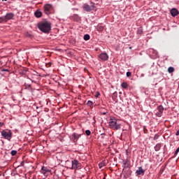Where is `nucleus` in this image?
Returning a JSON list of instances; mask_svg holds the SVG:
<instances>
[{
  "instance_id": "obj_1",
  "label": "nucleus",
  "mask_w": 179,
  "mask_h": 179,
  "mask_svg": "<svg viewBox=\"0 0 179 179\" xmlns=\"http://www.w3.org/2000/svg\"><path fill=\"white\" fill-rule=\"evenodd\" d=\"M37 27L42 33H45V34L51 31V22L48 21L38 22Z\"/></svg>"
},
{
  "instance_id": "obj_2",
  "label": "nucleus",
  "mask_w": 179,
  "mask_h": 179,
  "mask_svg": "<svg viewBox=\"0 0 179 179\" xmlns=\"http://www.w3.org/2000/svg\"><path fill=\"white\" fill-rule=\"evenodd\" d=\"M109 127L112 129H115V131H118V129H121V124L117 122V119L110 118L109 120Z\"/></svg>"
},
{
  "instance_id": "obj_3",
  "label": "nucleus",
  "mask_w": 179,
  "mask_h": 179,
  "mask_svg": "<svg viewBox=\"0 0 179 179\" xmlns=\"http://www.w3.org/2000/svg\"><path fill=\"white\" fill-rule=\"evenodd\" d=\"M83 8L85 12H92L96 9V3L92 1H90V3H85L83 4Z\"/></svg>"
},
{
  "instance_id": "obj_4",
  "label": "nucleus",
  "mask_w": 179,
  "mask_h": 179,
  "mask_svg": "<svg viewBox=\"0 0 179 179\" xmlns=\"http://www.w3.org/2000/svg\"><path fill=\"white\" fill-rule=\"evenodd\" d=\"M13 17H15V14L8 13L5 16L0 17V23H6L8 20H12Z\"/></svg>"
},
{
  "instance_id": "obj_5",
  "label": "nucleus",
  "mask_w": 179,
  "mask_h": 179,
  "mask_svg": "<svg viewBox=\"0 0 179 179\" xmlns=\"http://www.w3.org/2000/svg\"><path fill=\"white\" fill-rule=\"evenodd\" d=\"M1 136L3 139H7V141H10L12 139V131L9 129H4L1 131Z\"/></svg>"
},
{
  "instance_id": "obj_6",
  "label": "nucleus",
  "mask_w": 179,
  "mask_h": 179,
  "mask_svg": "<svg viewBox=\"0 0 179 179\" xmlns=\"http://www.w3.org/2000/svg\"><path fill=\"white\" fill-rule=\"evenodd\" d=\"M43 9L45 15H51L52 13V6L51 4H45Z\"/></svg>"
},
{
  "instance_id": "obj_7",
  "label": "nucleus",
  "mask_w": 179,
  "mask_h": 179,
  "mask_svg": "<svg viewBox=\"0 0 179 179\" xmlns=\"http://www.w3.org/2000/svg\"><path fill=\"white\" fill-rule=\"evenodd\" d=\"M71 170H75V169H79V164H80V163L78 159H73L71 161Z\"/></svg>"
},
{
  "instance_id": "obj_8",
  "label": "nucleus",
  "mask_w": 179,
  "mask_h": 179,
  "mask_svg": "<svg viewBox=\"0 0 179 179\" xmlns=\"http://www.w3.org/2000/svg\"><path fill=\"white\" fill-rule=\"evenodd\" d=\"M148 52H150V55H151L152 57H153V58H159V52H157V50L150 48L148 50Z\"/></svg>"
},
{
  "instance_id": "obj_9",
  "label": "nucleus",
  "mask_w": 179,
  "mask_h": 179,
  "mask_svg": "<svg viewBox=\"0 0 179 179\" xmlns=\"http://www.w3.org/2000/svg\"><path fill=\"white\" fill-rule=\"evenodd\" d=\"M99 58L101 61H108V55L106 52H102L99 55Z\"/></svg>"
},
{
  "instance_id": "obj_10",
  "label": "nucleus",
  "mask_w": 179,
  "mask_h": 179,
  "mask_svg": "<svg viewBox=\"0 0 179 179\" xmlns=\"http://www.w3.org/2000/svg\"><path fill=\"white\" fill-rule=\"evenodd\" d=\"M170 13L173 17H176V16L179 15V11L177 10V8H173L170 10Z\"/></svg>"
},
{
  "instance_id": "obj_11",
  "label": "nucleus",
  "mask_w": 179,
  "mask_h": 179,
  "mask_svg": "<svg viewBox=\"0 0 179 179\" xmlns=\"http://www.w3.org/2000/svg\"><path fill=\"white\" fill-rule=\"evenodd\" d=\"M136 176H145V170L142 169V166L138 167V169L136 171Z\"/></svg>"
},
{
  "instance_id": "obj_12",
  "label": "nucleus",
  "mask_w": 179,
  "mask_h": 179,
  "mask_svg": "<svg viewBox=\"0 0 179 179\" xmlns=\"http://www.w3.org/2000/svg\"><path fill=\"white\" fill-rule=\"evenodd\" d=\"M41 171L44 176H48V173H51V170L45 166H42Z\"/></svg>"
},
{
  "instance_id": "obj_13",
  "label": "nucleus",
  "mask_w": 179,
  "mask_h": 179,
  "mask_svg": "<svg viewBox=\"0 0 179 179\" xmlns=\"http://www.w3.org/2000/svg\"><path fill=\"white\" fill-rule=\"evenodd\" d=\"M73 136V142H78V140L79 139V138H80V136H82V134H78L76 133H73L72 134Z\"/></svg>"
},
{
  "instance_id": "obj_14",
  "label": "nucleus",
  "mask_w": 179,
  "mask_h": 179,
  "mask_svg": "<svg viewBox=\"0 0 179 179\" xmlns=\"http://www.w3.org/2000/svg\"><path fill=\"white\" fill-rule=\"evenodd\" d=\"M34 15L36 16V17H41V16L43 15V13H41V10H37L34 13Z\"/></svg>"
},
{
  "instance_id": "obj_15",
  "label": "nucleus",
  "mask_w": 179,
  "mask_h": 179,
  "mask_svg": "<svg viewBox=\"0 0 179 179\" xmlns=\"http://www.w3.org/2000/svg\"><path fill=\"white\" fill-rule=\"evenodd\" d=\"M155 152H159V150H160V149H162V144L161 143H158L157 144L155 148H154Z\"/></svg>"
},
{
  "instance_id": "obj_16",
  "label": "nucleus",
  "mask_w": 179,
  "mask_h": 179,
  "mask_svg": "<svg viewBox=\"0 0 179 179\" xmlns=\"http://www.w3.org/2000/svg\"><path fill=\"white\" fill-rule=\"evenodd\" d=\"M96 30H97V31H103L104 30V26H103L101 24H98V26L96 27Z\"/></svg>"
},
{
  "instance_id": "obj_17",
  "label": "nucleus",
  "mask_w": 179,
  "mask_h": 179,
  "mask_svg": "<svg viewBox=\"0 0 179 179\" xmlns=\"http://www.w3.org/2000/svg\"><path fill=\"white\" fill-rule=\"evenodd\" d=\"M143 33V28L142 27H138L137 29V34L139 36H142V34Z\"/></svg>"
},
{
  "instance_id": "obj_18",
  "label": "nucleus",
  "mask_w": 179,
  "mask_h": 179,
  "mask_svg": "<svg viewBox=\"0 0 179 179\" xmlns=\"http://www.w3.org/2000/svg\"><path fill=\"white\" fill-rule=\"evenodd\" d=\"M117 96H118V93L117 92H115L113 93V94H112L113 100H115Z\"/></svg>"
},
{
  "instance_id": "obj_19",
  "label": "nucleus",
  "mask_w": 179,
  "mask_h": 179,
  "mask_svg": "<svg viewBox=\"0 0 179 179\" xmlns=\"http://www.w3.org/2000/svg\"><path fill=\"white\" fill-rule=\"evenodd\" d=\"M83 38L85 41H87L89 40H90V35L89 34H85L84 36H83Z\"/></svg>"
},
{
  "instance_id": "obj_20",
  "label": "nucleus",
  "mask_w": 179,
  "mask_h": 179,
  "mask_svg": "<svg viewBox=\"0 0 179 179\" xmlns=\"http://www.w3.org/2000/svg\"><path fill=\"white\" fill-rule=\"evenodd\" d=\"M158 111L159 113H163V111H164V108L163 107V106L160 105L158 106Z\"/></svg>"
},
{
  "instance_id": "obj_21",
  "label": "nucleus",
  "mask_w": 179,
  "mask_h": 179,
  "mask_svg": "<svg viewBox=\"0 0 179 179\" xmlns=\"http://www.w3.org/2000/svg\"><path fill=\"white\" fill-rule=\"evenodd\" d=\"M168 72H169V73H173V72H174V67H173V66L169 67Z\"/></svg>"
},
{
  "instance_id": "obj_22",
  "label": "nucleus",
  "mask_w": 179,
  "mask_h": 179,
  "mask_svg": "<svg viewBox=\"0 0 179 179\" xmlns=\"http://www.w3.org/2000/svg\"><path fill=\"white\" fill-rule=\"evenodd\" d=\"M122 89H128V83H122L121 85Z\"/></svg>"
},
{
  "instance_id": "obj_23",
  "label": "nucleus",
  "mask_w": 179,
  "mask_h": 179,
  "mask_svg": "<svg viewBox=\"0 0 179 179\" xmlns=\"http://www.w3.org/2000/svg\"><path fill=\"white\" fill-rule=\"evenodd\" d=\"M24 86L25 87V89H29V87H31V84L25 83Z\"/></svg>"
},
{
  "instance_id": "obj_24",
  "label": "nucleus",
  "mask_w": 179,
  "mask_h": 179,
  "mask_svg": "<svg viewBox=\"0 0 179 179\" xmlns=\"http://www.w3.org/2000/svg\"><path fill=\"white\" fill-rule=\"evenodd\" d=\"M106 166V162H103L99 164V169H101Z\"/></svg>"
},
{
  "instance_id": "obj_25",
  "label": "nucleus",
  "mask_w": 179,
  "mask_h": 179,
  "mask_svg": "<svg viewBox=\"0 0 179 179\" xmlns=\"http://www.w3.org/2000/svg\"><path fill=\"white\" fill-rule=\"evenodd\" d=\"M17 153V150H13L10 152L11 156H16Z\"/></svg>"
},
{
  "instance_id": "obj_26",
  "label": "nucleus",
  "mask_w": 179,
  "mask_h": 179,
  "mask_svg": "<svg viewBox=\"0 0 179 179\" xmlns=\"http://www.w3.org/2000/svg\"><path fill=\"white\" fill-rule=\"evenodd\" d=\"M26 37H29V38H31L33 37V35L30 34L29 32H27L25 34Z\"/></svg>"
},
{
  "instance_id": "obj_27",
  "label": "nucleus",
  "mask_w": 179,
  "mask_h": 179,
  "mask_svg": "<svg viewBox=\"0 0 179 179\" xmlns=\"http://www.w3.org/2000/svg\"><path fill=\"white\" fill-rule=\"evenodd\" d=\"M129 160L127 159L125 162L123 163L124 167H128V166H129Z\"/></svg>"
},
{
  "instance_id": "obj_28",
  "label": "nucleus",
  "mask_w": 179,
  "mask_h": 179,
  "mask_svg": "<svg viewBox=\"0 0 179 179\" xmlns=\"http://www.w3.org/2000/svg\"><path fill=\"white\" fill-rule=\"evenodd\" d=\"M87 106H88L89 107H92V106H93V101H88L87 103Z\"/></svg>"
},
{
  "instance_id": "obj_29",
  "label": "nucleus",
  "mask_w": 179,
  "mask_h": 179,
  "mask_svg": "<svg viewBox=\"0 0 179 179\" xmlns=\"http://www.w3.org/2000/svg\"><path fill=\"white\" fill-rule=\"evenodd\" d=\"M85 134H86L87 136H90L92 131H90V130L88 129V130L85 131Z\"/></svg>"
},
{
  "instance_id": "obj_30",
  "label": "nucleus",
  "mask_w": 179,
  "mask_h": 179,
  "mask_svg": "<svg viewBox=\"0 0 179 179\" xmlns=\"http://www.w3.org/2000/svg\"><path fill=\"white\" fill-rule=\"evenodd\" d=\"M154 141H157V139H159V135L158 134H155L154 138H153Z\"/></svg>"
},
{
  "instance_id": "obj_31",
  "label": "nucleus",
  "mask_w": 179,
  "mask_h": 179,
  "mask_svg": "<svg viewBox=\"0 0 179 179\" xmlns=\"http://www.w3.org/2000/svg\"><path fill=\"white\" fill-rule=\"evenodd\" d=\"M126 75H127V78H129V76H131L132 75V73H131V72H129V71H127V72L126 73Z\"/></svg>"
},
{
  "instance_id": "obj_32",
  "label": "nucleus",
  "mask_w": 179,
  "mask_h": 179,
  "mask_svg": "<svg viewBox=\"0 0 179 179\" xmlns=\"http://www.w3.org/2000/svg\"><path fill=\"white\" fill-rule=\"evenodd\" d=\"M162 114H163L162 112H157L156 113L157 117H162Z\"/></svg>"
},
{
  "instance_id": "obj_33",
  "label": "nucleus",
  "mask_w": 179,
  "mask_h": 179,
  "mask_svg": "<svg viewBox=\"0 0 179 179\" xmlns=\"http://www.w3.org/2000/svg\"><path fill=\"white\" fill-rule=\"evenodd\" d=\"M74 17H76V18H77V22H79V20H80V18L78 17V15H75Z\"/></svg>"
},
{
  "instance_id": "obj_34",
  "label": "nucleus",
  "mask_w": 179,
  "mask_h": 179,
  "mask_svg": "<svg viewBox=\"0 0 179 179\" xmlns=\"http://www.w3.org/2000/svg\"><path fill=\"white\" fill-rule=\"evenodd\" d=\"M29 80H31V82L32 83H36V81H34V80H31V79H30V78H28Z\"/></svg>"
},
{
  "instance_id": "obj_35",
  "label": "nucleus",
  "mask_w": 179,
  "mask_h": 179,
  "mask_svg": "<svg viewBox=\"0 0 179 179\" xmlns=\"http://www.w3.org/2000/svg\"><path fill=\"white\" fill-rule=\"evenodd\" d=\"M21 166H24V161H22L20 164Z\"/></svg>"
},
{
  "instance_id": "obj_36",
  "label": "nucleus",
  "mask_w": 179,
  "mask_h": 179,
  "mask_svg": "<svg viewBox=\"0 0 179 179\" xmlns=\"http://www.w3.org/2000/svg\"><path fill=\"white\" fill-rule=\"evenodd\" d=\"M99 96H100V92H97V94H96V97H99Z\"/></svg>"
},
{
  "instance_id": "obj_37",
  "label": "nucleus",
  "mask_w": 179,
  "mask_h": 179,
  "mask_svg": "<svg viewBox=\"0 0 179 179\" xmlns=\"http://www.w3.org/2000/svg\"><path fill=\"white\" fill-rule=\"evenodd\" d=\"M0 127H3V123L0 122Z\"/></svg>"
},
{
  "instance_id": "obj_38",
  "label": "nucleus",
  "mask_w": 179,
  "mask_h": 179,
  "mask_svg": "<svg viewBox=\"0 0 179 179\" xmlns=\"http://www.w3.org/2000/svg\"><path fill=\"white\" fill-rule=\"evenodd\" d=\"M3 71H5L6 72H9V70L8 69H4Z\"/></svg>"
},
{
  "instance_id": "obj_39",
  "label": "nucleus",
  "mask_w": 179,
  "mask_h": 179,
  "mask_svg": "<svg viewBox=\"0 0 179 179\" xmlns=\"http://www.w3.org/2000/svg\"><path fill=\"white\" fill-rule=\"evenodd\" d=\"M102 114H103V115H106V114H107V113L103 112Z\"/></svg>"
},
{
  "instance_id": "obj_40",
  "label": "nucleus",
  "mask_w": 179,
  "mask_h": 179,
  "mask_svg": "<svg viewBox=\"0 0 179 179\" xmlns=\"http://www.w3.org/2000/svg\"><path fill=\"white\" fill-rule=\"evenodd\" d=\"M101 135H106V133H102L101 134Z\"/></svg>"
},
{
  "instance_id": "obj_41",
  "label": "nucleus",
  "mask_w": 179,
  "mask_h": 179,
  "mask_svg": "<svg viewBox=\"0 0 179 179\" xmlns=\"http://www.w3.org/2000/svg\"><path fill=\"white\" fill-rule=\"evenodd\" d=\"M131 48H132V47H129V49L131 50Z\"/></svg>"
},
{
  "instance_id": "obj_42",
  "label": "nucleus",
  "mask_w": 179,
  "mask_h": 179,
  "mask_svg": "<svg viewBox=\"0 0 179 179\" xmlns=\"http://www.w3.org/2000/svg\"><path fill=\"white\" fill-rule=\"evenodd\" d=\"M141 76H143V74H141Z\"/></svg>"
},
{
  "instance_id": "obj_43",
  "label": "nucleus",
  "mask_w": 179,
  "mask_h": 179,
  "mask_svg": "<svg viewBox=\"0 0 179 179\" xmlns=\"http://www.w3.org/2000/svg\"><path fill=\"white\" fill-rule=\"evenodd\" d=\"M2 1H8V0H2Z\"/></svg>"
},
{
  "instance_id": "obj_44",
  "label": "nucleus",
  "mask_w": 179,
  "mask_h": 179,
  "mask_svg": "<svg viewBox=\"0 0 179 179\" xmlns=\"http://www.w3.org/2000/svg\"><path fill=\"white\" fill-rule=\"evenodd\" d=\"M103 179H106V177H104Z\"/></svg>"
}]
</instances>
